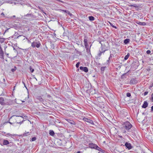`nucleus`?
Listing matches in <instances>:
<instances>
[{
	"label": "nucleus",
	"mask_w": 153,
	"mask_h": 153,
	"mask_svg": "<svg viewBox=\"0 0 153 153\" xmlns=\"http://www.w3.org/2000/svg\"><path fill=\"white\" fill-rule=\"evenodd\" d=\"M40 43H37L36 42H33L31 43V46L33 48L36 47L37 48L39 47L40 45Z\"/></svg>",
	"instance_id": "3"
},
{
	"label": "nucleus",
	"mask_w": 153,
	"mask_h": 153,
	"mask_svg": "<svg viewBox=\"0 0 153 153\" xmlns=\"http://www.w3.org/2000/svg\"><path fill=\"white\" fill-rule=\"evenodd\" d=\"M151 100L152 102H153V93L151 95Z\"/></svg>",
	"instance_id": "31"
},
{
	"label": "nucleus",
	"mask_w": 153,
	"mask_h": 153,
	"mask_svg": "<svg viewBox=\"0 0 153 153\" xmlns=\"http://www.w3.org/2000/svg\"><path fill=\"white\" fill-rule=\"evenodd\" d=\"M21 117L23 118L21 116H17V115H13V116H12L10 118V119L9 120H11V119H13V120L12 121L13 122V123H11V122H8L7 123H9L10 124H12L13 123H17L21 124L23 122V121H22V122H17V121L16 120V118H14V117Z\"/></svg>",
	"instance_id": "2"
},
{
	"label": "nucleus",
	"mask_w": 153,
	"mask_h": 153,
	"mask_svg": "<svg viewBox=\"0 0 153 153\" xmlns=\"http://www.w3.org/2000/svg\"><path fill=\"white\" fill-rule=\"evenodd\" d=\"M80 151H78L77 153H80Z\"/></svg>",
	"instance_id": "50"
},
{
	"label": "nucleus",
	"mask_w": 153,
	"mask_h": 153,
	"mask_svg": "<svg viewBox=\"0 0 153 153\" xmlns=\"http://www.w3.org/2000/svg\"><path fill=\"white\" fill-rule=\"evenodd\" d=\"M49 96H50L48 95V97H49Z\"/></svg>",
	"instance_id": "57"
},
{
	"label": "nucleus",
	"mask_w": 153,
	"mask_h": 153,
	"mask_svg": "<svg viewBox=\"0 0 153 153\" xmlns=\"http://www.w3.org/2000/svg\"><path fill=\"white\" fill-rule=\"evenodd\" d=\"M105 51L106 50H105L104 51H102L101 52H102V53H104Z\"/></svg>",
	"instance_id": "47"
},
{
	"label": "nucleus",
	"mask_w": 153,
	"mask_h": 153,
	"mask_svg": "<svg viewBox=\"0 0 153 153\" xmlns=\"http://www.w3.org/2000/svg\"><path fill=\"white\" fill-rule=\"evenodd\" d=\"M123 132L124 133H126V131L125 130H123Z\"/></svg>",
	"instance_id": "46"
},
{
	"label": "nucleus",
	"mask_w": 153,
	"mask_h": 153,
	"mask_svg": "<svg viewBox=\"0 0 153 153\" xmlns=\"http://www.w3.org/2000/svg\"><path fill=\"white\" fill-rule=\"evenodd\" d=\"M23 82V84H24V85L25 86V83L23 82Z\"/></svg>",
	"instance_id": "45"
},
{
	"label": "nucleus",
	"mask_w": 153,
	"mask_h": 153,
	"mask_svg": "<svg viewBox=\"0 0 153 153\" xmlns=\"http://www.w3.org/2000/svg\"><path fill=\"white\" fill-rule=\"evenodd\" d=\"M15 68H12L11 69V71L13 72H14V71H15L16 69V67H15Z\"/></svg>",
	"instance_id": "29"
},
{
	"label": "nucleus",
	"mask_w": 153,
	"mask_h": 153,
	"mask_svg": "<svg viewBox=\"0 0 153 153\" xmlns=\"http://www.w3.org/2000/svg\"><path fill=\"white\" fill-rule=\"evenodd\" d=\"M97 145L93 143H90L88 144V146L89 148L91 149H95Z\"/></svg>",
	"instance_id": "4"
},
{
	"label": "nucleus",
	"mask_w": 153,
	"mask_h": 153,
	"mask_svg": "<svg viewBox=\"0 0 153 153\" xmlns=\"http://www.w3.org/2000/svg\"><path fill=\"white\" fill-rule=\"evenodd\" d=\"M151 111H153V105L151 107Z\"/></svg>",
	"instance_id": "42"
},
{
	"label": "nucleus",
	"mask_w": 153,
	"mask_h": 153,
	"mask_svg": "<svg viewBox=\"0 0 153 153\" xmlns=\"http://www.w3.org/2000/svg\"><path fill=\"white\" fill-rule=\"evenodd\" d=\"M96 150H97L100 152H103V150L101 149L100 147L98 146L97 145L96 148L95 149Z\"/></svg>",
	"instance_id": "15"
},
{
	"label": "nucleus",
	"mask_w": 153,
	"mask_h": 153,
	"mask_svg": "<svg viewBox=\"0 0 153 153\" xmlns=\"http://www.w3.org/2000/svg\"><path fill=\"white\" fill-rule=\"evenodd\" d=\"M79 69L80 70L83 71L85 72H87L88 71V68L86 67L80 66L79 67Z\"/></svg>",
	"instance_id": "6"
},
{
	"label": "nucleus",
	"mask_w": 153,
	"mask_h": 153,
	"mask_svg": "<svg viewBox=\"0 0 153 153\" xmlns=\"http://www.w3.org/2000/svg\"><path fill=\"white\" fill-rule=\"evenodd\" d=\"M153 86V84H152V86H151V87H152Z\"/></svg>",
	"instance_id": "54"
},
{
	"label": "nucleus",
	"mask_w": 153,
	"mask_h": 153,
	"mask_svg": "<svg viewBox=\"0 0 153 153\" xmlns=\"http://www.w3.org/2000/svg\"><path fill=\"white\" fill-rule=\"evenodd\" d=\"M34 79H36V81H37V79H36V77H34Z\"/></svg>",
	"instance_id": "49"
},
{
	"label": "nucleus",
	"mask_w": 153,
	"mask_h": 153,
	"mask_svg": "<svg viewBox=\"0 0 153 153\" xmlns=\"http://www.w3.org/2000/svg\"><path fill=\"white\" fill-rule=\"evenodd\" d=\"M84 120L85 121L87 122H89L90 123H93V122L92 120H91L90 119H89L88 118H84Z\"/></svg>",
	"instance_id": "12"
},
{
	"label": "nucleus",
	"mask_w": 153,
	"mask_h": 153,
	"mask_svg": "<svg viewBox=\"0 0 153 153\" xmlns=\"http://www.w3.org/2000/svg\"><path fill=\"white\" fill-rule=\"evenodd\" d=\"M4 52L1 48V44H0V55L2 56H3Z\"/></svg>",
	"instance_id": "13"
},
{
	"label": "nucleus",
	"mask_w": 153,
	"mask_h": 153,
	"mask_svg": "<svg viewBox=\"0 0 153 153\" xmlns=\"http://www.w3.org/2000/svg\"><path fill=\"white\" fill-rule=\"evenodd\" d=\"M106 68V67H102L101 68V70L102 71H104L105 70V68Z\"/></svg>",
	"instance_id": "25"
},
{
	"label": "nucleus",
	"mask_w": 153,
	"mask_h": 153,
	"mask_svg": "<svg viewBox=\"0 0 153 153\" xmlns=\"http://www.w3.org/2000/svg\"><path fill=\"white\" fill-rule=\"evenodd\" d=\"M131 124L128 121L125 122L123 125V128H125L128 131L132 127Z\"/></svg>",
	"instance_id": "1"
},
{
	"label": "nucleus",
	"mask_w": 153,
	"mask_h": 153,
	"mask_svg": "<svg viewBox=\"0 0 153 153\" xmlns=\"http://www.w3.org/2000/svg\"><path fill=\"white\" fill-rule=\"evenodd\" d=\"M109 60H110V59H108V60H107V62H109Z\"/></svg>",
	"instance_id": "51"
},
{
	"label": "nucleus",
	"mask_w": 153,
	"mask_h": 153,
	"mask_svg": "<svg viewBox=\"0 0 153 153\" xmlns=\"http://www.w3.org/2000/svg\"><path fill=\"white\" fill-rule=\"evenodd\" d=\"M103 152V153H105V151H104V150H103V152Z\"/></svg>",
	"instance_id": "52"
},
{
	"label": "nucleus",
	"mask_w": 153,
	"mask_h": 153,
	"mask_svg": "<svg viewBox=\"0 0 153 153\" xmlns=\"http://www.w3.org/2000/svg\"><path fill=\"white\" fill-rule=\"evenodd\" d=\"M85 46L86 48H87V46L88 45V43H84Z\"/></svg>",
	"instance_id": "36"
},
{
	"label": "nucleus",
	"mask_w": 153,
	"mask_h": 153,
	"mask_svg": "<svg viewBox=\"0 0 153 153\" xmlns=\"http://www.w3.org/2000/svg\"><path fill=\"white\" fill-rule=\"evenodd\" d=\"M151 52L150 50H148L146 51V53L147 54H149L151 53Z\"/></svg>",
	"instance_id": "30"
},
{
	"label": "nucleus",
	"mask_w": 153,
	"mask_h": 153,
	"mask_svg": "<svg viewBox=\"0 0 153 153\" xmlns=\"http://www.w3.org/2000/svg\"><path fill=\"white\" fill-rule=\"evenodd\" d=\"M125 146L128 149H130L131 148V144L130 143L126 142L125 144Z\"/></svg>",
	"instance_id": "9"
},
{
	"label": "nucleus",
	"mask_w": 153,
	"mask_h": 153,
	"mask_svg": "<svg viewBox=\"0 0 153 153\" xmlns=\"http://www.w3.org/2000/svg\"><path fill=\"white\" fill-rule=\"evenodd\" d=\"M0 104L2 105H5V100L4 98L2 97H0Z\"/></svg>",
	"instance_id": "8"
},
{
	"label": "nucleus",
	"mask_w": 153,
	"mask_h": 153,
	"mask_svg": "<svg viewBox=\"0 0 153 153\" xmlns=\"http://www.w3.org/2000/svg\"><path fill=\"white\" fill-rule=\"evenodd\" d=\"M33 15L31 14H27L25 16V17H32Z\"/></svg>",
	"instance_id": "16"
},
{
	"label": "nucleus",
	"mask_w": 153,
	"mask_h": 153,
	"mask_svg": "<svg viewBox=\"0 0 153 153\" xmlns=\"http://www.w3.org/2000/svg\"><path fill=\"white\" fill-rule=\"evenodd\" d=\"M25 134V136H27V134Z\"/></svg>",
	"instance_id": "53"
},
{
	"label": "nucleus",
	"mask_w": 153,
	"mask_h": 153,
	"mask_svg": "<svg viewBox=\"0 0 153 153\" xmlns=\"http://www.w3.org/2000/svg\"><path fill=\"white\" fill-rule=\"evenodd\" d=\"M137 81L136 79L132 78L130 80V83L131 84L134 85L137 83Z\"/></svg>",
	"instance_id": "7"
},
{
	"label": "nucleus",
	"mask_w": 153,
	"mask_h": 153,
	"mask_svg": "<svg viewBox=\"0 0 153 153\" xmlns=\"http://www.w3.org/2000/svg\"><path fill=\"white\" fill-rule=\"evenodd\" d=\"M130 41V39H126L124 40V43L125 44H127L129 43Z\"/></svg>",
	"instance_id": "14"
},
{
	"label": "nucleus",
	"mask_w": 153,
	"mask_h": 153,
	"mask_svg": "<svg viewBox=\"0 0 153 153\" xmlns=\"http://www.w3.org/2000/svg\"><path fill=\"white\" fill-rule=\"evenodd\" d=\"M66 120L71 124L74 125H75V122L71 120L67 119H66Z\"/></svg>",
	"instance_id": "10"
},
{
	"label": "nucleus",
	"mask_w": 153,
	"mask_h": 153,
	"mask_svg": "<svg viewBox=\"0 0 153 153\" xmlns=\"http://www.w3.org/2000/svg\"><path fill=\"white\" fill-rule=\"evenodd\" d=\"M148 91H145L144 94V96H146L148 94Z\"/></svg>",
	"instance_id": "33"
},
{
	"label": "nucleus",
	"mask_w": 153,
	"mask_h": 153,
	"mask_svg": "<svg viewBox=\"0 0 153 153\" xmlns=\"http://www.w3.org/2000/svg\"><path fill=\"white\" fill-rule=\"evenodd\" d=\"M49 96H50L48 95V97H49Z\"/></svg>",
	"instance_id": "56"
},
{
	"label": "nucleus",
	"mask_w": 153,
	"mask_h": 153,
	"mask_svg": "<svg viewBox=\"0 0 153 153\" xmlns=\"http://www.w3.org/2000/svg\"><path fill=\"white\" fill-rule=\"evenodd\" d=\"M67 13L68 14H69L70 16H71V15H72V14L70 13V12L69 11H68V10L67 11Z\"/></svg>",
	"instance_id": "32"
},
{
	"label": "nucleus",
	"mask_w": 153,
	"mask_h": 153,
	"mask_svg": "<svg viewBox=\"0 0 153 153\" xmlns=\"http://www.w3.org/2000/svg\"><path fill=\"white\" fill-rule=\"evenodd\" d=\"M36 137H32L31 139V141H35L36 140Z\"/></svg>",
	"instance_id": "27"
},
{
	"label": "nucleus",
	"mask_w": 153,
	"mask_h": 153,
	"mask_svg": "<svg viewBox=\"0 0 153 153\" xmlns=\"http://www.w3.org/2000/svg\"><path fill=\"white\" fill-rule=\"evenodd\" d=\"M4 41V39L0 37V42L1 43H2Z\"/></svg>",
	"instance_id": "22"
},
{
	"label": "nucleus",
	"mask_w": 153,
	"mask_h": 153,
	"mask_svg": "<svg viewBox=\"0 0 153 153\" xmlns=\"http://www.w3.org/2000/svg\"><path fill=\"white\" fill-rule=\"evenodd\" d=\"M61 10L63 12H65V13H67V11H68V10Z\"/></svg>",
	"instance_id": "37"
},
{
	"label": "nucleus",
	"mask_w": 153,
	"mask_h": 153,
	"mask_svg": "<svg viewBox=\"0 0 153 153\" xmlns=\"http://www.w3.org/2000/svg\"><path fill=\"white\" fill-rule=\"evenodd\" d=\"M23 82V84H24V85L25 86V83L23 82Z\"/></svg>",
	"instance_id": "44"
},
{
	"label": "nucleus",
	"mask_w": 153,
	"mask_h": 153,
	"mask_svg": "<svg viewBox=\"0 0 153 153\" xmlns=\"http://www.w3.org/2000/svg\"><path fill=\"white\" fill-rule=\"evenodd\" d=\"M28 98L29 97V96L28 95Z\"/></svg>",
	"instance_id": "55"
},
{
	"label": "nucleus",
	"mask_w": 153,
	"mask_h": 153,
	"mask_svg": "<svg viewBox=\"0 0 153 153\" xmlns=\"http://www.w3.org/2000/svg\"><path fill=\"white\" fill-rule=\"evenodd\" d=\"M30 70L31 73H33L34 71V69L32 68L30 66L29 68Z\"/></svg>",
	"instance_id": "23"
},
{
	"label": "nucleus",
	"mask_w": 153,
	"mask_h": 153,
	"mask_svg": "<svg viewBox=\"0 0 153 153\" xmlns=\"http://www.w3.org/2000/svg\"><path fill=\"white\" fill-rule=\"evenodd\" d=\"M112 54H111L110 55V56H109V59H110L111 58H112Z\"/></svg>",
	"instance_id": "41"
},
{
	"label": "nucleus",
	"mask_w": 153,
	"mask_h": 153,
	"mask_svg": "<svg viewBox=\"0 0 153 153\" xmlns=\"http://www.w3.org/2000/svg\"><path fill=\"white\" fill-rule=\"evenodd\" d=\"M129 55H130L129 53H128L125 56V57H124V59L125 60H127L129 57Z\"/></svg>",
	"instance_id": "20"
},
{
	"label": "nucleus",
	"mask_w": 153,
	"mask_h": 153,
	"mask_svg": "<svg viewBox=\"0 0 153 153\" xmlns=\"http://www.w3.org/2000/svg\"><path fill=\"white\" fill-rule=\"evenodd\" d=\"M128 5L130 7H139V6L138 5H137V4H133V5H131V4Z\"/></svg>",
	"instance_id": "18"
},
{
	"label": "nucleus",
	"mask_w": 153,
	"mask_h": 153,
	"mask_svg": "<svg viewBox=\"0 0 153 153\" xmlns=\"http://www.w3.org/2000/svg\"><path fill=\"white\" fill-rule=\"evenodd\" d=\"M148 105V103L146 101H145L142 106V107L143 108H146L147 107Z\"/></svg>",
	"instance_id": "11"
},
{
	"label": "nucleus",
	"mask_w": 153,
	"mask_h": 153,
	"mask_svg": "<svg viewBox=\"0 0 153 153\" xmlns=\"http://www.w3.org/2000/svg\"><path fill=\"white\" fill-rule=\"evenodd\" d=\"M109 24H110V25L113 27L115 28H116V29H117V27L114 26V25H113L111 23V22H109Z\"/></svg>",
	"instance_id": "21"
},
{
	"label": "nucleus",
	"mask_w": 153,
	"mask_h": 153,
	"mask_svg": "<svg viewBox=\"0 0 153 153\" xmlns=\"http://www.w3.org/2000/svg\"><path fill=\"white\" fill-rule=\"evenodd\" d=\"M39 100L40 102L43 101V99L41 97H39Z\"/></svg>",
	"instance_id": "24"
},
{
	"label": "nucleus",
	"mask_w": 153,
	"mask_h": 153,
	"mask_svg": "<svg viewBox=\"0 0 153 153\" xmlns=\"http://www.w3.org/2000/svg\"><path fill=\"white\" fill-rule=\"evenodd\" d=\"M49 134L53 136L55 134V133L53 130H50L49 131Z\"/></svg>",
	"instance_id": "17"
},
{
	"label": "nucleus",
	"mask_w": 153,
	"mask_h": 153,
	"mask_svg": "<svg viewBox=\"0 0 153 153\" xmlns=\"http://www.w3.org/2000/svg\"><path fill=\"white\" fill-rule=\"evenodd\" d=\"M87 40L86 39H84V43H87Z\"/></svg>",
	"instance_id": "39"
},
{
	"label": "nucleus",
	"mask_w": 153,
	"mask_h": 153,
	"mask_svg": "<svg viewBox=\"0 0 153 153\" xmlns=\"http://www.w3.org/2000/svg\"><path fill=\"white\" fill-rule=\"evenodd\" d=\"M7 134L8 135H9L11 137H12V136H13V135L9 133H8Z\"/></svg>",
	"instance_id": "35"
},
{
	"label": "nucleus",
	"mask_w": 153,
	"mask_h": 153,
	"mask_svg": "<svg viewBox=\"0 0 153 153\" xmlns=\"http://www.w3.org/2000/svg\"><path fill=\"white\" fill-rule=\"evenodd\" d=\"M11 143H12V142H9L8 140L4 139L3 140V144H1V146L7 145Z\"/></svg>",
	"instance_id": "5"
},
{
	"label": "nucleus",
	"mask_w": 153,
	"mask_h": 153,
	"mask_svg": "<svg viewBox=\"0 0 153 153\" xmlns=\"http://www.w3.org/2000/svg\"><path fill=\"white\" fill-rule=\"evenodd\" d=\"M102 53V52L100 51V53H99L98 54V56H99V57H100L101 55V54Z\"/></svg>",
	"instance_id": "34"
},
{
	"label": "nucleus",
	"mask_w": 153,
	"mask_h": 153,
	"mask_svg": "<svg viewBox=\"0 0 153 153\" xmlns=\"http://www.w3.org/2000/svg\"><path fill=\"white\" fill-rule=\"evenodd\" d=\"M1 15L2 16H4V14L3 13H2L1 14Z\"/></svg>",
	"instance_id": "43"
},
{
	"label": "nucleus",
	"mask_w": 153,
	"mask_h": 153,
	"mask_svg": "<svg viewBox=\"0 0 153 153\" xmlns=\"http://www.w3.org/2000/svg\"><path fill=\"white\" fill-rule=\"evenodd\" d=\"M142 24H145V23L144 22H139V24L140 25H143Z\"/></svg>",
	"instance_id": "38"
},
{
	"label": "nucleus",
	"mask_w": 153,
	"mask_h": 153,
	"mask_svg": "<svg viewBox=\"0 0 153 153\" xmlns=\"http://www.w3.org/2000/svg\"><path fill=\"white\" fill-rule=\"evenodd\" d=\"M88 19L91 21H94V18L93 16H89Z\"/></svg>",
	"instance_id": "19"
},
{
	"label": "nucleus",
	"mask_w": 153,
	"mask_h": 153,
	"mask_svg": "<svg viewBox=\"0 0 153 153\" xmlns=\"http://www.w3.org/2000/svg\"><path fill=\"white\" fill-rule=\"evenodd\" d=\"M126 96L127 97H130L131 96V94L130 93H127L126 94Z\"/></svg>",
	"instance_id": "26"
},
{
	"label": "nucleus",
	"mask_w": 153,
	"mask_h": 153,
	"mask_svg": "<svg viewBox=\"0 0 153 153\" xmlns=\"http://www.w3.org/2000/svg\"><path fill=\"white\" fill-rule=\"evenodd\" d=\"M79 64L80 63L79 62H78L76 64V66L77 68H78L79 67Z\"/></svg>",
	"instance_id": "28"
},
{
	"label": "nucleus",
	"mask_w": 153,
	"mask_h": 153,
	"mask_svg": "<svg viewBox=\"0 0 153 153\" xmlns=\"http://www.w3.org/2000/svg\"><path fill=\"white\" fill-rule=\"evenodd\" d=\"M8 29H7L6 30H5V33L6 32V31H7V30H8Z\"/></svg>",
	"instance_id": "48"
},
{
	"label": "nucleus",
	"mask_w": 153,
	"mask_h": 153,
	"mask_svg": "<svg viewBox=\"0 0 153 153\" xmlns=\"http://www.w3.org/2000/svg\"><path fill=\"white\" fill-rule=\"evenodd\" d=\"M15 17V16L14 15V16H11V17H9V18H10V19H12V18H14Z\"/></svg>",
	"instance_id": "40"
}]
</instances>
